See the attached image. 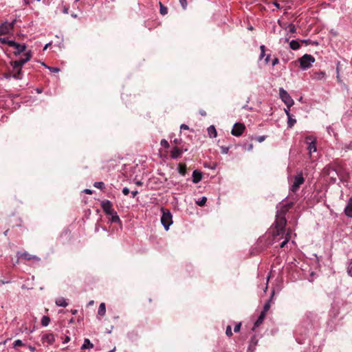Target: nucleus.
Listing matches in <instances>:
<instances>
[{"label": "nucleus", "mask_w": 352, "mask_h": 352, "mask_svg": "<svg viewBox=\"0 0 352 352\" xmlns=\"http://www.w3.org/2000/svg\"><path fill=\"white\" fill-rule=\"evenodd\" d=\"M276 218L274 223V227L272 228V235L274 237L284 234L285 226L287 224L285 217L276 214Z\"/></svg>", "instance_id": "obj_1"}, {"label": "nucleus", "mask_w": 352, "mask_h": 352, "mask_svg": "<svg viewBox=\"0 0 352 352\" xmlns=\"http://www.w3.org/2000/svg\"><path fill=\"white\" fill-rule=\"evenodd\" d=\"M300 67L302 69H307L311 67V64L315 62L314 57L311 54H305L298 58Z\"/></svg>", "instance_id": "obj_2"}, {"label": "nucleus", "mask_w": 352, "mask_h": 352, "mask_svg": "<svg viewBox=\"0 0 352 352\" xmlns=\"http://www.w3.org/2000/svg\"><path fill=\"white\" fill-rule=\"evenodd\" d=\"M162 216L161 217V222L164 226V228L168 230L169 226L172 224V214L168 210L162 208Z\"/></svg>", "instance_id": "obj_3"}, {"label": "nucleus", "mask_w": 352, "mask_h": 352, "mask_svg": "<svg viewBox=\"0 0 352 352\" xmlns=\"http://www.w3.org/2000/svg\"><path fill=\"white\" fill-rule=\"evenodd\" d=\"M279 95L281 100L287 105V107L290 108L294 103L293 99L289 95V94L283 88L279 90Z\"/></svg>", "instance_id": "obj_4"}, {"label": "nucleus", "mask_w": 352, "mask_h": 352, "mask_svg": "<svg viewBox=\"0 0 352 352\" xmlns=\"http://www.w3.org/2000/svg\"><path fill=\"white\" fill-rule=\"evenodd\" d=\"M305 179L302 176V173L298 174L294 177V181L291 187V190L293 192H296L300 188V185L304 183Z\"/></svg>", "instance_id": "obj_5"}, {"label": "nucleus", "mask_w": 352, "mask_h": 352, "mask_svg": "<svg viewBox=\"0 0 352 352\" xmlns=\"http://www.w3.org/2000/svg\"><path fill=\"white\" fill-rule=\"evenodd\" d=\"M16 20H14L12 23L5 22L0 26V34L6 35L10 33L13 30Z\"/></svg>", "instance_id": "obj_6"}, {"label": "nucleus", "mask_w": 352, "mask_h": 352, "mask_svg": "<svg viewBox=\"0 0 352 352\" xmlns=\"http://www.w3.org/2000/svg\"><path fill=\"white\" fill-rule=\"evenodd\" d=\"M245 129V126L244 124L237 122L234 124L233 128L231 131V133L234 136L239 137L243 134Z\"/></svg>", "instance_id": "obj_7"}, {"label": "nucleus", "mask_w": 352, "mask_h": 352, "mask_svg": "<svg viewBox=\"0 0 352 352\" xmlns=\"http://www.w3.org/2000/svg\"><path fill=\"white\" fill-rule=\"evenodd\" d=\"M305 142L308 144L307 149L309 151L310 153L316 151V140L312 136L306 137Z\"/></svg>", "instance_id": "obj_8"}, {"label": "nucleus", "mask_w": 352, "mask_h": 352, "mask_svg": "<svg viewBox=\"0 0 352 352\" xmlns=\"http://www.w3.org/2000/svg\"><path fill=\"white\" fill-rule=\"evenodd\" d=\"M25 58H21L18 60H14L15 67H23L24 64H25L28 61H29L32 58V52L30 51L26 52L25 54Z\"/></svg>", "instance_id": "obj_9"}, {"label": "nucleus", "mask_w": 352, "mask_h": 352, "mask_svg": "<svg viewBox=\"0 0 352 352\" xmlns=\"http://www.w3.org/2000/svg\"><path fill=\"white\" fill-rule=\"evenodd\" d=\"M17 255H18L19 258L25 259V260H28V261H30V260L39 261L40 260V258L38 256L32 255L27 252H22V253L18 252Z\"/></svg>", "instance_id": "obj_10"}, {"label": "nucleus", "mask_w": 352, "mask_h": 352, "mask_svg": "<svg viewBox=\"0 0 352 352\" xmlns=\"http://www.w3.org/2000/svg\"><path fill=\"white\" fill-rule=\"evenodd\" d=\"M41 340L43 343L52 344L55 341V336L53 333H45L42 336Z\"/></svg>", "instance_id": "obj_11"}, {"label": "nucleus", "mask_w": 352, "mask_h": 352, "mask_svg": "<svg viewBox=\"0 0 352 352\" xmlns=\"http://www.w3.org/2000/svg\"><path fill=\"white\" fill-rule=\"evenodd\" d=\"M11 65H12L14 72L12 75L13 78L15 79H21L22 67H15L14 61H12Z\"/></svg>", "instance_id": "obj_12"}, {"label": "nucleus", "mask_w": 352, "mask_h": 352, "mask_svg": "<svg viewBox=\"0 0 352 352\" xmlns=\"http://www.w3.org/2000/svg\"><path fill=\"white\" fill-rule=\"evenodd\" d=\"M274 289H272L271 292H270V299L265 303L264 305V307H263V310L261 311L262 313H264L265 314H266V313L268 311V310L270 309V304H271V302L272 300V298L274 297Z\"/></svg>", "instance_id": "obj_13"}, {"label": "nucleus", "mask_w": 352, "mask_h": 352, "mask_svg": "<svg viewBox=\"0 0 352 352\" xmlns=\"http://www.w3.org/2000/svg\"><path fill=\"white\" fill-rule=\"evenodd\" d=\"M182 149L178 148L177 146H175L170 151V157L173 159L179 158L182 155Z\"/></svg>", "instance_id": "obj_14"}, {"label": "nucleus", "mask_w": 352, "mask_h": 352, "mask_svg": "<svg viewBox=\"0 0 352 352\" xmlns=\"http://www.w3.org/2000/svg\"><path fill=\"white\" fill-rule=\"evenodd\" d=\"M118 223L119 228L122 229V223L120 219V217L117 214V212L111 209V223Z\"/></svg>", "instance_id": "obj_15"}, {"label": "nucleus", "mask_w": 352, "mask_h": 352, "mask_svg": "<svg viewBox=\"0 0 352 352\" xmlns=\"http://www.w3.org/2000/svg\"><path fill=\"white\" fill-rule=\"evenodd\" d=\"M201 179L202 173L197 170H195L192 173V182L197 184L201 180Z\"/></svg>", "instance_id": "obj_16"}, {"label": "nucleus", "mask_w": 352, "mask_h": 352, "mask_svg": "<svg viewBox=\"0 0 352 352\" xmlns=\"http://www.w3.org/2000/svg\"><path fill=\"white\" fill-rule=\"evenodd\" d=\"M55 303L58 307H66L68 305L67 300L63 297H58L56 299Z\"/></svg>", "instance_id": "obj_17"}, {"label": "nucleus", "mask_w": 352, "mask_h": 352, "mask_svg": "<svg viewBox=\"0 0 352 352\" xmlns=\"http://www.w3.org/2000/svg\"><path fill=\"white\" fill-rule=\"evenodd\" d=\"M265 316H266V314H265L264 313H262V312L261 313L258 319L254 322L253 330H254L256 327H259L263 323Z\"/></svg>", "instance_id": "obj_18"}, {"label": "nucleus", "mask_w": 352, "mask_h": 352, "mask_svg": "<svg viewBox=\"0 0 352 352\" xmlns=\"http://www.w3.org/2000/svg\"><path fill=\"white\" fill-rule=\"evenodd\" d=\"M326 74L324 72H316L312 75V78L314 80H320L325 78Z\"/></svg>", "instance_id": "obj_19"}, {"label": "nucleus", "mask_w": 352, "mask_h": 352, "mask_svg": "<svg viewBox=\"0 0 352 352\" xmlns=\"http://www.w3.org/2000/svg\"><path fill=\"white\" fill-rule=\"evenodd\" d=\"M346 215L352 217V198H350L349 204L344 210Z\"/></svg>", "instance_id": "obj_20"}, {"label": "nucleus", "mask_w": 352, "mask_h": 352, "mask_svg": "<svg viewBox=\"0 0 352 352\" xmlns=\"http://www.w3.org/2000/svg\"><path fill=\"white\" fill-rule=\"evenodd\" d=\"M102 207L107 215H110V201L107 200L102 202Z\"/></svg>", "instance_id": "obj_21"}, {"label": "nucleus", "mask_w": 352, "mask_h": 352, "mask_svg": "<svg viewBox=\"0 0 352 352\" xmlns=\"http://www.w3.org/2000/svg\"><path fill=\"white\" fill-rule=\"evenodd\" d=\"M16 51L14 52L16 56L20 54L21 53L23 52L26 50V45H21L18 44L15 47Z\"/></svg>", "instance_id": "obj_22"}, {"label": "nucleus", "mask_w": 352, "mask_h": 352, "mask_svg": "<svg viewBox=\"0 0 352 352\" xmlns=\"http://www.w3.org/2000/svg\"><path fill=\"white\" fill-rule=\"evenodd\" d=\"M208 133L210 138H215L217 135V130L214 126L211 125L208 128Z\"/></svg>", "instance_id": "obj_23"}, {"label": "nucleus", "mask_w": 352, "mask_h": 352, "mask_svg": "<svg viewBox=\"0 0 352 352\" xmlns=\"http://www.w3.org/2000/svg\"><path fill=\"white\" fill-rule=\"evenodd\" d=\"M94 347V344L90 342L88 338L84 340V342L81 346L82 349H91Z\"/></svg>", "instance_id": "obj_24"}, {"label": "nucleus", "mask_w": 352, "mask_h": 352, "mask_svg": "<svg viewBox=\"0 0 352 352\" xmlns=\"http://www.w3.org/2000/svg\"><path fill=\"white\" fill-rule=\"evenodd\" d=\"M106 313V307L104 302L100 303L98 310V316H104Z\"/></svg>", "instance_id": "obj_25"}, {"label": "nucleus", "mask_w": 352, "mask_h": 352, "mask_svg": "<svg viewBox=\"0 0 352 352\" xmlns=\"http://www.w3.org/2000/svg\"><path fill=\"white\" fill-rule=\"evenodd\" d=\"M178 172L182 176H184L186 173V165L183 163H179L178 165Z\"/></svg>", "instance_id": "obj_26"}, {"label": "nucleus", "mask_w": 352, "mask_h": 352, "mask_svg": "<svg viewBox=\"0 0 352 352\" xmlns=\"http://www.w3.org/2000/svg\"><path fill=\"white\" fill-rule=\"evenodd\" d=\"M289 208L285 205H283L277 211L276 214L285 217L286 213L289 211Z\"/></svg>", "instance_id": "obj_27"}, {"label": "nucleus", "mask_w": 352, "mask_h": 352, "mask_svg": "<svg viewBox=\"0 0 352 352\" xmlns=\"http://www.w3.org/2000/svg\"><path fill=\"white\" fill-rule=\"evenodd\" d=\"M289 46L293 50H297L300 48V44L298 41L292 40L289 43Z\"/></svg>", "instance_id": "obj_28"}, {"label": "nucleus", "mask_w": 352, "mask_h": 352, "mask_svg": "<svg viewBox=\"0 0 352 352\" xmlns=\"http://www.w3.org/2000/svg\"><path fill=\"white\" fill-rule=\"evenodd\" d=\"M50 317L47 316H43L41 318V324L43 326V327H47L50 324Z\"/></svg>", "instance_id": "obj_29"}, {"label": "nucleus", "mask_w": 352, "mask_h": 352, "mask_svg": "<svg viewBox=\"0 0 352 352\" xmlns=\"http://www.w3.org/2000/svg\"><path fill=\"white\" fill-rule=\"evenodd\" d=\"M160 12L162 15H165L168 13V8L160 2Z\"/></svg>", "instance_id": "obj_30"}, {"label": "nucleus", "mask_w": 352, "mask_h": 352, "mask_svg": "<svg viewBox=\"0 0 352 352\" xmlns=\"http://www.w3.org/2000/svg\"><path fill=\"white\" fill-rule=\"evenodd\" d=\"M290 239V234L289 233H287L286 234V236H285V240L280 243V247L282 248H284L285 245L288 243V241H289Z\"/></svg>", "instance_id": "obj_31"}, {"label": "nucleus", "mask_w": 352, "mask_h": 352, "mask_svg": "<svg viewBox=\"0 0 352 352\" xmlns=\"http://www.w3.org/2000/svg\"><path fill=\"white\" fill-rule=\"evenodd\" d=\"M296 122V119L292 118L291 116L289 117H288V121H287L288 127L292 128Z\"/></svg>", "instance_id": "obj_32"}, {"label": "nucleus", "mask_w": 352, "mask_h": 352, "mask_svg": "<svg viewBox=\"0 0 352 352\" xmlns=\"http://www.w3.org/2000/svg\"><path fill=\"white\" fill-rule=\"evenodd\" d=\"M160 144H161L162 146H164L166 148H168L170 146L169 143L165 139H163V140H161Z\"/></svg>", "instance_id": "obj_33"}, {"label": "nucleus", "mask_w": 352, "mask_h": 352, "mask_svg": "<svg viewBox=\"0 0 352 352\" xmlns=\"http://www.w3.org/2000/svg\"><path fill=\"white\" fill-rule=\"evenodd\" d=\"M206 201H207V198L205 197H203L200 201H197V204L199 206H203L205 205Z\"/></svg>", "instance_id": "obj_34"}, {"label": "nucleus", "mask_w": 352, "mask_h": 352, "mask_svg": "<svg viewBox=\"0 0 352 352\" xmlns=\"http://www.w3.org/2000/svg\"><path fill=\"white\" fill-rule=\"evenodd\" d=\"M14 347H17L23 345V342L21 340H16L13 343Z\"/></svg>", "instance_id": "obj_35"}, {"label": "nucleus", "mask_w": 352, "mask_h": 352, "mask_svg": "<svg viewBox=\"0 0 352 352\" xmlns=\"http://www.w3.org/2000/svg\"><path fill=\"white\" fill-rule=\"evenodd\" d=\"M94 186L96 187V188H100V189H102V188L104 186V184L103 182H95Z\"/></svg>", "instance_id": "obj_36"}, {"label": "nucleus", "mask_w": 352, "mask_h": 352, "mask_svg": "<svg viewBox=\"0 0 352 352\" xmlns=\"http://www.w3.org/2000/svg\"><path fill=\"white\" fill-rule=\"evenodd\" d=\"M289 32L291 33H295L296 31V28L295 27V25L292 23L289 24Z\"/></svg>", "instance_id": "obj_37"}, {"label": "nucleus", "mask_w": 352, "mask_h": 352, "mask_svg": "<svg viewBox=\"0 0 352 352\" xmlns=\"http://www.w3.org/2000/svg\"><path fill=\"white\" fill-rule=\"evenodd\" d=\"M226 333L228 336H231L232 335V328L230 325L226 327Z\"/></svg>", "instance_id": "obj_38"}, {"label": "nucleus", "mask_w": 352, "mask_h": 352, "mask_svg": "<svg viewBox=\"0 0 352 352\" xmlns=\"http://www.w3.org/2000/svg\"><path fill=\"white\" fill-rule=\"evenodd\" d=\"M347 272L350 276H352V261H350L348 265Z\"/></svg>", "instance_id": "obj_39"}, {"label": "nucleus", "mask_w": 352, "mask_h": 352, "mask_svg": "<svg viewBox=\"0 0 352 352\" xmlns=\"http://www.w3.org/2000/svg\"><path fill=\"white\" fill-rule=\"evenodd\" d=\"M19 43L14 42V41H10L8 40V45L10 47H14V48Z\"/></svg>", "instance_id": "obj_40"}, {"label": "nucleus", "mask_w": 352, "mask_h": 352, "mask_svg": "<svg viewBox=\"0 0 352 352\" xmlns=\"http://www.w3.org/2000/svg\"><path fill=\"white\" fill-rule=\"evenodd\" d=\"M260 48L261 51L260 58H262L263 57L265 56V47L264 45H261Z\"/></svg>", "instance_id": "obj_41"}, {"label": "nucleus", "mask_w": 352, "mask_h": 352, "mask_svg": "<svg viewBox=\"0 0 352 352\" xmlns=\"http://www.w3.org/2000/svg\"><path fill=\"white\" fill-rule=\"evenodd\" d=\"M179 1L180 3H181L182 8L184 9H186V7H187V0H179Z\"/></svg>", "instance_id": "obj_42"}, {"label": "nucleus", "mask_w": 352, "mask_h": 352, "mask_svg": "<svg viewBox=\"0 0 352 352\" xmlns=\"http://www.w3.org/2000/svg\"><path fill=\"white\" fill-rule=\"evenodd\" d=\"M221 153L223 154H227L229 151V147L221 146Z\"/></svg>", "instance_id": "obj_43"}, {"label": "nucleus", "mask_w": 352, "mask_h": 352, "mask_svg": "<svg viewBox=\"0 0 352 352\" xmlns=\"http://www.w3.org/2000/svg\"><path fill=\"white\" fill-rule=\"evenodd\" d=\"M241 326V322H239L237 324H236L234 328V332H236V333L239 332L240 331Z\"/></svg>", "instance_id": "obj_44"}, {"label": "nucleus", "mask_w": 352, "mask_h": 352, "mask_svg": "<svg viewBox=\"0 0 352 352\" xmlns=\"http://www.w3.org/2000/svg\"><path fill=\"white\" fill-rule=\"evenodd\" d=\"M8 39L6 38H0V43L2 44H8Z\"/></svg>", "instance_id": "obj_45"}, {"label": "nucleus", "mask_w": 352, "mask_h": 352, "mask_svg": "<svg viewBox=\"0 0 352 352\" xmlns=\"http://www.w3.org/2000/svg\"><path fill=\"white\" fill-rule=\"evenodd\" d=\"M122 193L124 195H127L129 193V189L126 187L122 189Z\"/></svg>", "instance_id": "obj_46"}, {"label": "nucleus", "mask_w": 352, "mask_h": 352, "mask_svg": "<svg viewBox=\"0 0 352 352\" xmlns=\"http://www.w3.org/2000/svg\"><path fill=\"white\" fill-rule=\"evenodd\" d=\"M49 69L52 72H58L60 70L58 68L53 67H49Z\"/></svg>", "instance_id": "obj_47"}, {"label": "nucleus", "mask_w": 352, "mask_h": 352, "mask_svg": "<svg viewBox=\"0 0 352 352\" xmlns=\"http://www.w3.org/2000/svg\"><path fill=\"white\" fill-rule=\"evenodd\" d=\"M272 4L276 7L278 9H280V5L276 1H273Z\"/></svg>", "instance_id": "obj_48"}, {"label": "nucleus", "mask_w": 352, "mask_h": 352, "mask_svg": "<svg viewBox=\"0 0 352 352\" xmlns=\"http://www.w3.org/2000/svg\"><path fill=\"white\" fill-rule=\"evenodd\" d=\"M180 129H182V130H188L189 129V127L188 125L185 124H182L180 126Z\"/></svg>", "instance_id": "obj_49"}, {"label": "nucleus", "mask_w": 352, "mask_h": 352, "mask_svg": "<svg viewBox=\"0 0 352 352\" xmlns=\"http://www.w3.org/2000/svg\"><path fill=\"white\" fill-rule=\"evenodd\" d=\"M278 63H279L278 58H275L273 59L272 63V65L274 66V65H277Z\"/></svg>", "instance_id": "obj_50"}, {"label": "nucleus", "mask_w": 352, "mask_h": 352, "mask_svg": "<svg viewBox=\"0 0 352 352\" xmlns=\"http://www.w3.org/2000/svg\"><path fill=\"white\" fill-rule=\"evenodd\" d=\"M265 140V136H259L257 138V140L259 142H262L263 141H264Z\"/></svg>", "instance_id": "obj_51"}, {"label": "nucleus", "mask_w": 352, "mask_h": 352, "mask_svg": "<svg viewBox=\"0 0 352 352\" xmlns=\"http://www.w3.org/2000/svg\"><path fill=\"white\" fill-rule=\"evenodd\" d=\"M83 192H84L85 194H88V195H91V194H92V190H90V189H88V188L85 189V190H83Z\"/></svg>", "instance_id": "obj_52"}, {"label": "nucleus", "mask_w": 352, "mask_h": 352, "mask_svg": "<svg viewBox=\"0 0 352 352\" xmlns=\"http://www.w3.org/2000/svg\"><path fill=\"white\" fill-rule=\"evenodd\" d=\"M285 206H286L287 207V208L290 209L293 207L294 206V203L293 202H290V203H288L287 204H285Z\"/></svg>", "instance_id": "obj_53"}, {"label": "nucleus", "mask_w": 352, "mask_h": 352, "mask_svg": "<svg viewBox=\"0 0 352 352\" xmlns=\"http://www.w3.org/2000/svg\"><path fill=\"white\" fill-rule=\"evenodd\" d=\"M340 62H338L337 67H336V73H337V74H340Z\"/></svg>", "instance_id": "obj_54"}, {"label": "nucleus", "mask_w": 352, "mask_h": 352, "mask_svg": "<svg viewBox=\"0 0 352 352\" xmlns=\"http://www.w3.org/2000/svg\"><path fill=\"white\" fill-rule=\"evenodd\" d=\"M336 78H337V81H338V83H342V80L340 78V74H338L336 75Z\"/></svg>", "instance_id": "obj_55"}, {"label": "nucleus", "mask_w": 352, "mask_h": 352, "mask_svg": "<svg viewBox=\"0 0 352 352\" xmlns=\"http://www.w3.org/2000/svg\"><path fill=\"white\" fill-rule=\"evenodd\" d=\"M138 194V190H133L131 192V195H132V197L134 198Z\"/></svg>", "instance_id": "obj_56"}, {"label": "nucleus", "mask_w": 352, "mask_h": 352, "mask_svg": "<svg viewBox=\"0 0 352 352\" xmlns=\"http://www.w3.org/2000/svg\"><path fill=\"white\" fill-rule=\"evenodd\" d=\"M290 108H288L287 109H285V113L287 114V117H289L291 116L290 113H289V109Z\"/></svg>", "instance_id": "obj_57"}, {"label": "nucleus", "mask_w": 352, "mask_h": 352, "mask_svg": "<svg viewBox=\"0 0 352 352\" xmlns=\"http://www.w3.org/2000/svg\"><path fill=\"white\" fill-rule=\"evenodd\" d=\"M28 348L32 352H34L35 351V349H36L35 347L32 346H29Z\"/></svg>", "instance_id": "obj_58"}, {"label": "nucleus", "mask_w": 352, "mask_h": 352, "mask_svg": "<svg viewBox=\"0 0 352 352\" xmlns=\"http://www.w3.org/2000/svg\"><path fill=\"white\" fill-rule=\"evenodd\" d=\"M270 54H268V55L266 56V58H265V63H267L269 62V60H270Z\"/></svg>", "instance_id": "obj_59"}, {"label": "nucleus", "mask_w": 352, "mask_h": 352, "mask_svg": "<svg viewBox=\"0 0 352 352\" xmlns=\"http://www.w3.org/2000/svg\"><path fill=\"white\" fill-rule=\"evenodd\" d=\"M71 313L73 314V315H76L77 313H78V311L76 309H72L71 310Z\"/></svg>", "instance_id": "obj_60"}, {"label": "nucleus", "mask_w": 352, "mask_h": 352, "mask_svg": "<svg viewBox=\"0 0 352 352\" xmlns=\"http://www.w3.org/2000/svg\"><path fill=\"white\" fill-rule=\"evenodd\" d=\"M69 340H70V338H69V336H67V337L65 338V341L63 342V343H67V342H68Z\"/></svg>", "instance_id": "obj_61"}, {"label": "nucleus", "mask_w": 352, "mask_h": 352, "mask_svg": "<svg viewBox=\"0 0 352 352\" xmlns=\"http://www.w3.org/2000/svg\"><path fill=\"white\" fill-rule=\"evenodd\" d=\"M94 304V300H90L88 304H87V306H91Z\"/></svg>", "instance_id": "obj_62"}, {"label": "nucleus", "mask_w": 352, "mask_h": 352, "mask_svg": "<svg viewBox=\"0 0 352 352\" xmlns=\"http://www.w3.org/2000/svg\"><path fill=\"white\" fill-rule=\"evenodd\" d=\"M63 12H64V13L67 14L68 13V8L64 7Z\"/></svg>", "instance_id": "obj_63"}, {"label": "nucleus", "mask_w": 352, "mask_h": 352, "mask_svg": "<svg viewBox=\"0 0 352 352\" xmlns=\"http://www.w3.org/2000/svg\"><path fill=\"white\" fill-rule=\"evenodd\" d=\"M200 114L204 116H206V113L204 111H200Z\"/></svg>", "instance_id": "obj_64"}]
</instances>
